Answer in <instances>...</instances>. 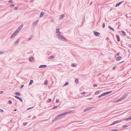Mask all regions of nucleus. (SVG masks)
<instances>
[{
    "mask_svg": "<svg viewBox=\"0 0 131 131\" xmlns=\"http://www.w3.org/2000/svg\"><path fill=\"white\" fill-rule=\"evenodd\" d=\"M57 36L58 38L60 40L64 41L67 40L66 38L60 35V34H58L57 35Z\"/></svg>",
    "mask_w": 131,
    "mask_h": 131,
    "instance_id": "1",
    "label": "nucleus"
},
{
    "mask_svg": "<svg viewBox=\"0 0 131 131\" xmlns=\"http://www.w3.org/2000/svg\"><path fill=\"white\" fill-rule=\"evenodd\" d=\"M57 36L58 38L60 40L64 41L67 40L66 38L60 35V34H58L57 35Z\"/></svg>",
    "mask_w": 131,
    "mask_h": 131,
    "instance_id": "2",
    "label": "nucleus"
},
{
    "mask_svg": "<svg viewBox=\"0 0 131 131\" xmlns=\"http://www.w3.org/2000/svg\"><path fill=\"white\" fill-rule=\"evenodd\" d=\"M19 31H18L17 30L15 31L12 34L11 36V38H14V37L17 35V33L19 32Z\"/></svg>",
    "mask_w": 131,
    "mask_h": 131,
    "instance_id": "3",
    "label": "nucleus"
},
{
    "mask_svg": "<svg viewBox=\"0 0 131 131\" xmlns=\"http://www.w3.org/2000/svg\"><path fill=\"white\" fill-rule=\"evenodd\" d=\"M62 116V114H59V115H58L56 116L55 117L54 119L52 120V121H55L57 119L59 118L60 117H61Z\"/></svg>",
    "mask_w": 131,
    "mask_h": 131,
    "instance_id": "4",
    "label": "nucleus"
},
{
    "mask_svg": "<svg viewBox=\"0 0 131 131\" xmlns=\"http://www.w3.org/2000/svg\"><path fill=\"white\" fill-rule=\"evenodd\" d=\"M14 97L16 99L19 100L20 102H23V100L21 98L17 96H15Z\"/></svg>",
    "mask_w": 131,
    "mask_h": 131,
    "instance_id": "5",
    "label": "nucleus"
},
{
    "mask_svg": "<svg viewBox=\"0 0 131 131\" xmlns=\"http://www.w3.org/2000/svg\"><path fill=\"white\" fill-rule=\"evenodd\" d=\"M122 121H119V120H116L113 123H112L111 125H113L118 123V122H121Z\"/></svg>",
    "mask_w": 131,
    "mask_h": 131,
    "instance_id": "6",
    "label": "nucleus"
},
{
    "mask_svg": "<svg viewBox=\"0 0 131 131\" xmlns=\"http://www.w3.org/2000/svg\"><path fill=\"white\" fill-rule=\"evenodd\" d=\"M94 35L96 36H98L100 34L99 33L95 31L94 32Z\"/></svg>",
    "mask_w": 131,
    "mask_h": 131,
    "instance_id": "7",
    "label": "nucleus"
},
{
    "mask_svg": "<svg viewBox=\"0 0 131 131\" xmlns=\"http://www.w3.org/2000/svg\"><path fill=\"white\" fill-rule=\"evenodd\" d=\"M93 107H89L88 108H86L85 110H84V112H86L88 111V110H90Z\"/></svg>",
    "mask_w": 131,
    "mask_h": 131,
    "instance_id": "8",
    "label": "nucleus"
},
{
    "mask_svg": "<svg viewBox=\"0 0 131 131\" xmlns=\"http://www.w3.org/2000/svg\"><path fill=\"white\" fill-rule=\"evenodd\" d=\"M128 93H125L124 95H123V96L122 97V99L123 100L124 99L127 97V96L128 95Z\"/></svg>",
    "mask_w": 131,
    "mask_h": 131,
    "instance_id": "9",
    "label": "nucleus"
},
{
    "mask_svg": "<svg viewBox=\"0 0 131 131\" xmlns=\"http://www.w3.org/2000/svg\"><path fill=\"white\" fill-rule=\"evenodd\" d=\"M130 119H131V117L130 116V117H127V118H126L125 119H123L122 121H128L130 120Z\"/></svg>",
    "mask_w": 131,
    "mask_h": 131,
    "instance_id": "10",
    "label": "nucleus"
},
{
    "mask_svg": "<svg viewBox=\"0 0 131 131\" xmlns=\"http://www.w3.org/2000/svg\"><path fill=\"white\" fill-rule=\"evenodd\" d=\"M29 60L30 62H32L34 60V58L32 57H30L29 58Z\"/></svg>",
    "mask_w": 131,
    "mask_h": 131,
    "instance_id": "11",
    "label": "nucleus"
},
{
    "mask_svg": "<svg viewBox=\"0 0 131 131\" xmlns=\"http://www.w3.org/2000/svg\"><path fill=\"white\" fill-rule=\"evenodd\" d=\"M47 66L45 65H42L39 66V68H43L47 67Z\"/></svg>",
    "mask_w": 131,
    "mask_h": 131,
    "instance_id": "12",
    "label": "nucleus"
},
{
    "mask_svg": "<svg viewBox=\"0 0 131 131\" xmlns=\"http://www.w3.org/2000/svg\"><path fill=\"white\" fill-rule=\"evenodd\" d=\"M112 92V91H111L110 92H104L103 93L104 95L105 96V95H107L111 93Z\"/></svg>",
    "mask_w": 131,
    "mask_h": 131,
    "instance_id": "13",
    "label": "nucleus"
},
{
    "mask_svg": "<svg viewBox=\"0 0 131 131\" xmlns=\"http://www.w3.org/2000/svg\"><path fill=\"white\" fill-rule=\"evenodd\" d=\"M20 40V38H19L18 39H17V40L15 42V43H14V45H17V44L18 43V42Z\"/></svg>",
    "mask_w": 131,
    "mask_h": 131,
    "instance_id": "14",
    "label": "nucleus"
},
{
    "mask_svg": "<svg viewBox=\"0 0 131 131\" xmlns=\"http://www.w3.org/2000/svg\"><path fill=\"white\" fill-rule=\"evenodd\" d=\"M116 37L117 39V41H120V39L119 36L118 35H117L116 36Z\"/></svg>",
    "mask_w": 131,
    "mask_h": 131,
    "instance_id": "15",
    "label": "nucleus"
},
{
    "mask_svg": "<svg viewBox=\"0 0 131 131\" xmlns=\"http://www.w3.org/2000/svg\"><path fill=\"white\" fill-rule=\"evenodd\" d=\"M123 1L121 2L116 4L115 5V7H117L119 6L121 4L123 3Z\"/></svg>",
    "mask_w": 131,
    "mask_h": 131,
    "instance_id": "16",
    "label": "nucleus"
},
{
    "mask_svg": "<svg viewBox=\"0 0 131 131\" xmlns=\"http://www.w3.org/2000/svg\"><path fill=\"white\" fill-rule=\"evenodd\" d=\"M44 13H45L43 12H41L40 15V18L42 17L44 15Z\"/></svg>",
    "mask_w": 131,
    "mask_h": 131,
    "instance_id": "17",
    "label": "nucleus"
},
{
    "mask_svg": "<svg viewBox=\"0 0 131 131\" xmlns=\"http://www.w3.org/2000/svg\"><path fill=\"white\" fill-rule=\"evenodd\" d=\"M38 21V20H37L36 21L34 22L32 24L33 26H35L36 24L37 23Z\"/></svg>",
    "mask_w": 131,
    "mask_h": 131,
    "instance_id": "18",
    "label": "nucleus"
},
{
    "mask_svg": "<svg viewBox=\"0 0 131 131\" xmlns=\"http://www.w3.org/2000/svg\"><path fill=\"white\" fill-rule=\"evenodd\" d=\"M121 58L122 57L121 56H119L116 58V61H118L120 60Z\"/></svg>",
    "mask_w": 131,
    "mask_h": 131,
    "instance_id": "19",
    "label": "nucleus"
},
{
    "mask_svg": "<svg viewBox=\"0 0 131 131\" xmlns=\"http://www.w3.org/2000/svg\"><path fill=\"white\" fill-rule=\"evenodd\" d=\"M121 32L122 33L123 35L124 36H126V33L124 31H121Z\"/></svg>",
    "mask_w": 131,
    "mask_h": 131,
    "instance_id": "20",
    "label": "nucleus"
},
{
    "mask_svg": "<svg viewBox=\"0 0 131 131\" xmlns=\"http://www.w3.org/2000/svg\"><path fill=\"white\" fill-rule=\"evenodd\" d=\"M108 28L112 30H113V31H114V29L113 28H112V27L110 26H108Z\"/></svg>",
    "mask_w": 131,
    "mask_h": 131,
    "instance_id": "21",
    "label": "nucleus"
},
{
    "mask_svg": "<svg viewBox=\"0 0 131 131\" xmlns=\"http://www.w3.org/2000/svg\"><path fill=\"white\" fill-rule=\"evenodd\" d=\"M33 81L32 80H31L30 81V82L29 83V85H31L32 83H33Z\"/></svg>",
    "mask_w": 131,
    "mask_h": 131,
    "instance_id": "22",
    "label": "nucleus"
},
{
    "mask_svg": "<svg viewBox=\"0 0 131 131\" xmlns=\"http://www.w3.org/2000/svg\"><path fill=\"white\" fill-rule=\"evenodd\" d=\"M123 100V99H122V97H121L119 99H118V100H117L116 102H118L120 101H121L122 100Z\"/></svg>",
    "mask_w": 131,
    "mask_h": 131,
    "instance_id": "23",
    "label": "nucleus"
},
{
    "mask_svg": "<svg viewBox=\"0 0 131 131\" xmlns=\"http://www.w3.org/2000/svg\"><path fill=\"white\" fill-rule=\"evenodd\" d=\"M15 94L18 96H19L20 95V94L19 92H18L16 93H15Z\"/></svg>",
    "mask_w": 131,
    "mask_h": 131,
    "instance_id": "24",
    "label": "nucleus"
},
{
    "mask_svg": "<svg viewBox=\"0 0 131 131\" xmlns=\"http://www.w3.org/2000/svg\"><path fill=\"white\" fill-rule=\"evenodd\" d=\"M54 58V57L53 56H50L49 57V59H52L53 58Z\"/></svg>",
    "mask_w": 131,
    "mask_h": 131,
    "instance_id": "25",
    "label": "nucleus"
},
{
    "mask_svg": "<svg viewBox=\"0 0 131 131\" xmlns=\"http://www.w3.org/2000/svg\"><path fill=\"white\" fill-rule=\"evenodd\" d=\"M104 96V94L103 93H102V94H101V95H100L99 96H98V98H100L101 97H102L103 96Z\"/></svg>",
    "mask_w": 131,
    "mask_h": 131,
    "instance_id": "26",
    "label": "nucleus"
},
{
    "mask_svg": "<svg viewBox=\"0 0 131 131\" xmlns=\"http://www.w3.org/2000/svg\"><path fill=\"white\" fill-rule=\"evenodd\" d=\"M64 15L62 14L60 16V19H62L63 18V17H64Z\"/></svg>",
    "mask_w": 131,
    "mask_h": 131,
    "instance_id": "27",
    "label": "nucleus"
},
{
    "mask_svg": "<svg viewBox=\"0 0 131 131\" xmlns=\"http://www.w3.org/2000/svg\"><path fill=\"white\" fill-rule=\"evenodd\" d=\"M58 32H59V29L57 28L56 29V33H58Z\"/></svg>",
    "mask_w": 131,
    "mask_h": 131,
    "instance_id": "28",
    "label": "nucleus"
},
{
    "mask_svg": "<svg viewBox=\"0 0 131 131\" xmlns=\"http://www.w3.org/2000/svg\"><path fill=\"white\" fill-rule=\"evenodd\" d=\"M22 28V26H19L18 29H17L18 31H20V30L21 29V28Z\"/></svg>",
    "mask_w": 131,
    "mask_h": 131,
    "instance_id": "29",
    "label": "nucleus"
},
{
    "mask_svg": "<svg viewBox=\"0 0 131 131\" xmlns=\"http://www.w3.org/2000/svg\"><path fill=\"white\" fill-rule=\"evenodd\" d=\"M76 66V64L75 63H72L71 64V66L73 67H75Z\"/></svg>",
    "mask_w": 131,
    "mask_h": 131,
    "instance_id": "30",
    "label": "nucleus"
},
{
    "mask_svg": "<svg viewBox=\"0 0 131 131\" xmlns=\"http://www.w3.org/2000/svg\"><path fill=\"white\" fill-rule=\"evenodd\" d=\"M33 37V36H31L30 37L28 38V41H29L31 40V39Z\"/></svg>",
    "mask_w": 131,
    "mask_h": 131,
    "instance_id": "31",
    "label": "nucleus"
},
{
    "mask_svg": "<svg viewBox=\"0 0 131 131\" xmlns=\"http://www.w3.org/2000/svg\"><path fill=\"white\" fill-rule=\"evenodd\" d=\"M69 84V82H67L66 83L64 84V86H66L68 85Z\"/></svg>",
    "mask_w": 131,
    "mask_h": 131,
    "instance_id": "32",
    "label": "nucleus"
},
{
    "mask_svg": "<svg viewBox=\"0 0 131 131\" xmlns=\"http://www.w3.org/2000/svg\"><path fill=\"white\" fill-rule=\"evenodd\" d=\"M48 83V82L47 81V80H45L44 82V84L45 85H46Z\"/></svg>",
    "mask_w": 131,
    "mask_h": 131,
    "instance_id": "33",
    "label": "nucleus"
},
{
    "mask_svg": "<svg viewBox=\"0 0 131 131\" xmlns=\"http://www.w3.org/2000/svg\"><path fill=\"white\" fill-rule=\"evenodd\" d=\"M75 82L76 83H78L79 82L78 80L77 79H76L75 80Z\"/></svg>",
    "mask_w": 131,
    "mask_h": 131,
    "instance_id": "34",
    "label": "nucleus"
},
{
    "mask_svg": "<svg viewBox=\"0 0 131 131\" xmlns=\"http://www.w3.org/2000/svg\"><path fill=\"white\" fill-rule=\"evenodd\" d=\"M58 107V106H54L52 108V109H55L56 108Z\"/></svg>",
    "mask_w": 131,
    "mask_h": 131,
    "instance_id": "35",
    "label": "nucleus"
},
{
    "mask_svg": "<svg viewBox=\"0 0 131 131\" xmlns=\"http://www.w3.org/2000/svg\"><path fill=\"white\" fill-rule=\"evenodd\" d=\"M128 126V125H124L123 126V127L124 128H126V127H127Z\"/></svg>",
    "mask_w": 131,
    "mask_h": 131,
    "instance_id": "36",
    "label": "nucleus"
},
{
    "mask_svg": "<svg viewBox=\"0 0 131 131\" xmlns=\"http://www.w3.org/2000/svg\"><path fill=\"white\" fill-rule=\"evenodd\" d=\"M62 114V116L65 115L67 114V112H66L64 113H63L62 114Z\"/></svg>",
    "mask_w": 131,
    "mask_h": 131,
    "instance_id": "37",
    "label": "nucleus"
},
{
    "mask_svg": "<svg viewBox=\"0 0 131 131\" xmlns=\"http://www.w3.org/2000/svg\"><path fill=\"white\" fill-rule=\"evenodd\" d=\"M62 114V116L65 115L67 114V112H66L64 113H63L62 114Z\"/></svg>",
    "mask_w": 131,
    "mask_h": 131,
    "instance_id": "38",
    "label": "nucleus"
},
{
    "mask_svg": "<svg viewBox=\"0 0 131 131\" xmlns=\"http://www.w3.org/2000/svg\"><path fill=\"white\" fill-rule=\"evenodd\" d=\"M14 4H12L10 6V7H13L14 6Z\"/></svg>",
    "mask_w": 131,
    "mask_h": 131,
    "instance_id": "39",
    "label": "nucleus"
},
{
    "mask_svg": "<svg viewBox=\"0 0 131 131\" xmlns=\"http://www.w3.org/2000/svg\"><path fill=\"white\" fill-rule=\"evenodd\" d=\"M8 102L9 104H11L12 103V102L11 101H9Z\"/></svg>",
    "mask_w": 131,
    "mask_h": 131,
    "instance_id": "40",
    "label": "nucleus"
},
{
    "mask_svg": "<svg viewBox=\"0 0 131 131\" xmlns=\"http://www.w3.org/2000/svg\"><path fill=\"white\" fill-rule=\"evenodd\" d=\"M99 93V91H96L95 93V94H98Z\"/></svg>",
    "mask_w": 131,
    "mask_h": 131,
    "instance_id": "41",
    "label": "nucleus"
},
{
    "mask_svg": "<svg viewBox=\"0 0 131 131\" xmlns=\"http://www.w3.org/2000/svg\"><path fill=\"white\" fill-rule=\"evenodd\" d=\"M72 112V111H68L67 112V114L69 113H70Z\"/></svg>",
    "mask_w": 131,
    "mask_h": 131,
    "instance_id": "42",
    "label": "nucleus"
},
{
    "mask_svg": "<svg viewBox=\"0 0 131 131\" xmlns=\"http://www.w3.org/2000/svg\"><path fill=\"white\" fill-rule=\"evenodd\" d=\"M116 68V66H114L113 67V70H115Z\"/></svg>",
    "mask_w": 131,
    "mask_h": 131,
    "instance_id": "43",
    "label": "nucleus"
},
{
    "mask_svg": "<svg viewBox=\"0 0 131 131\" xmlns=\"http://www.w3.org/2000/svg\"><path fill=\"white\" fill-rule=\"evenodd\" d=\"M18 8V7H15L14 8V9L15 10H17Z\"/></svg>",
    "mask_w": 131,
    "mask_h": 131,
    "instance_id": "44",
    "label": "nucleus"
},
{
    "mask_svg": "<svg viewBox=\"0 0 131 131\" xmlns=\"http://www.w3.org/2000/svg\"><path fill=\"white\" fill-rule=\"evenodd\" d=\"M105 25L104 23H103L102 24V27H103L104 28L105 27Z\"/></svg>",
    "mask_w": 131,
    "mask_h": 131,
    "instance_id": "45",
    "label": "nucleus"
},
{
    "mask_svg": "<svg viewBox=\"0 0 131 131\" xmlns=\"http://www.w3.org/2000/svg\"><path fill=\"white\" fill-rule=\"evenodd\" d=\"M85 94V92H82L81 93V94H82V95H84V94Z\"/></svg>",
    "mask_w": 131,
    "mask_h": 131,
    "instance_id": "46",
    "label": "nucleus"
},
{
    "mask_svg": "<svg viewBox=\"0 0 131 131\" xmlns=\"http://www.w3.org/2000/svg\"><path fill=\"white\" fill-rule=\"evenodd\" d=\"M59 102V100H57L56 101V102L58 103Z\"/></svg>",
    "mask_w": 131,
    "mask_h": 131,
    "instance_id": "47",
    "label": "nucleus"
},
{
    "mask_svg": "<svg viewBox=\"0 0 131 131\" xmlns=\"http://www.w3.org/2000/svg\"><path fill=\"white\" fill-rule=\"evenodd\" d=\"M8 2L10 3H12L13 2V0H10Z\"/></svg>",
    "mask_w": 131,
    "mask_h": 131,
    "instance_id": "48",
    "label": "nucleus"
},
{
    "mask_svg": "<svg viewBox=\"0 0 131 131\" xmlns=\"http://www.w3.org/2000/svg\"><path fill=\"white\" fill-rule=\"evenodd\" d=\"M51 101V99H49L48 100V101L49 102H50Z\"/></svg>",
    "mask_w": 131,
    "mask_h": 131,
    "instance_id": "49",
    "label": "nucleus"
},
{
    "mask_svg": "<svg viewBox=\"0 0 131 131\" xmlns=\"http://www.w3.org/2000/svg\"><path fill=\"white\" fill-rule=\"evenodd\" d=\"M27 124V123H23V125L24 126H26Z\"/></svg>",
    "mask_w": 131,
    "mask_h": 131,
    "instance_id": "50",
    "label": "nucleus"
},
{
    "mask_svg": "<svg viewBox=\"0 0 131 131\" xmlns=\"http://www.w3.org/2000/svg\"><path fill=\"white\" fill-rule=\"evenodd\" d=\"M3 92L2 91H0V94H3Z\"/></svg>",
    "mask_w": 131,
    "mask_h": 131,
    "instance_id": "51",
    "label": "nucleus"
},
{
    "mask_svg": "<svg viewBox=\"0 0 131 131\" xmlns=\"http://www.w3.org/2000/svg\"><path fill=\"white\" fill-rule=\"evenodd\" d=\"M119 53H117V54H115V57H116V56H119Z\"/></svg>",
    "mask_w": 131,
    "mask_h": 131,
    "instance_id": "52",
    "label": "nucleus"
},
{
    "mask_svg": "<svg viewBox=\"0 0 131 131\" xmlns=\"http://www.w3.org/2000/svg\"><path fill=\"white\" fill-rule=\"evenodd\" d=\"M109 38L108 37H107L106 38V40L107 41L108 40H109Z\"/></svg>",
    "mask_w": 131,
    "mask_h": 131,
    "instance_id": "53",
    "label": "nucleus"
},
{
    "mask_svg": "<svg viewBox=\"0 0 131 131\" xmlns=\"http://www.w3.org/2000/svg\"><path fill=\"white\" fill-rule=\"evenodd\" d=\"M4 111L2 109H0V112H3Z\"/></svg>",
    "mask_w": 131,
    "mask_h": 131,
    "instance_id": "54",
    "label": "nucleus"
},
{
    "mask_svg": "<svg viewBox=\"0 0 131 131\" xmlns=\"http://www.w3.org/2000/svg\"><path fill=\"white\" fill-rule=\"evenodd\" d=\"M84 20H85V17H84V20H83V22H82V25H83V22L84 21Z\"/></svg>",
    "mask_w": 131,
    "mask_h": 131,
    "instance_id": "55",
    "label": "nucleus"
},
{
    "mask_svg": "<svg viewBox=\"0 0 131 131\" xmlns=\"http://www.w3.org/2000/svg\"><path fill=\"white\" fill-rule=\"evenodd\" d=\"M3 52L2 51H0V54H3Z\"/></svg>",
    "mask_w": 131,
    "mask_h": 131,
    "instance_id": "56",
    "label": "nucleus"
},
{
    "mask_svg": "<svg viewBox=\"0 0 131 131\" xmlns=\"http://www.w3.org/2000/svg\"><path fill=\"white\" fill-rule=\"evenodd\" d=\"M93 86L94 87H96L97 86V85L96 84H94V85H93Z\"/></svg>",
    "mask_w": 131,
    "mask_h": 131,
    "instance_id": "57",
    "label": "nucleus"
},
{
    "mask_svg": "<svg viewBox=\"0 0 131 131\" xmlns=\"http://www.w3.org/2000/svg\"><path fill=\"white\" fill-rule=\"evenodd\" d=\"M117 129H113L111 131H116L117 130Z\"/></svg>",
    "mask_w": 131,
    "mask_h": 131,
    "instance_id": "58",
    "label": "nucleus"
},
{
    "mask_svg": "<svg viewBox=\"0 0 131 131\" xmlns=\"http://www.w3.org/2000/svg\"><path fill=\"white\" fill-rule=\"evenodd\" d=\"M93 99V98H88V99L89 100H91V99Z\"/></svg>",
    "mask_w": 131,
    "mask_h": 131,
    "instance_id": "59",
    "label": "nucleus"
},
{
    "mask_svg": "<svg viewBox=\"0 0 131 131\" xmlns=\"http://www.w3.org/2000/svg\"><path fill=\"white\" fill-rule=\"evenodd\" d=\"M24 86V85H22L20 87V88H22Z\"/></svg>",
    "mask_w": 131,
    "mask_h": 131,
    "instance_id": "60",
    "label": "nucleus"
},
{
    "mask_svg": "<svg viewBox=\"0 0 131 131\" xmlns=\"http://www.w3.org/2000/svg\"><path fill=\"white\" fill-rule=\"evenodd\" d=\"M128 46L130 47V48H131V45H130V44H129V45H128Z\"/></svg>",
    "mask_w": 131,
    "mask_h": 131,
    "instance_id": "61",
    "label": "nucleus"
},
{
    "mask_svg": "<svg viewBox=\"0 0 131 131\" xmlns=\"http://www.w3.org/2000/svg\"><path fill=\"white\" fill-rule=\"evenodd\" d=\"M33 108V107H30V108H28L27 110H28L30 108Z\"/></svg>",
    "mask_w": 131,
    "mask_h": 131,
    "instance_id": "62",
    "label": "nucleus"
},
{
    "mask_svg": "<svg viewBox=\"0 0 131 131\" xmlns=\"http://www.w3.org/2000/svg\"><path fill=\"white\" fill-rule=\"evenodd\" d=\"M124 62V61H122L120 63H122L123 62Z\"/></svg>",
    "mask_w": 131,
    "mask_h": 131,
    "instance_id": "63",
    "label": "nucleus"
},
{
    "mask_svg": "<svg viewBox=\"0 0 131 131\" xmlns=\"http://www.w3.org/2000/svg\"><path fill=\"white\" fill-rule=\"evenodd\" d=\"M34 0H31V2H33V1H34Z\"/></svg>",
    "mask_w": 131,
    "mask_h": 131,
    "instance_id": "64",
    "label": "nucleus"
}]
</instances>
